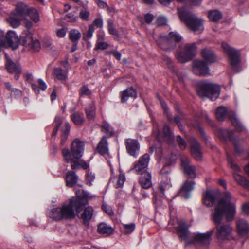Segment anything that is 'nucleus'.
<instances>
[{"label":"nucleus","instance_id":"nucleus-1","mask_svg":"<svg viewBox=\"0 0 249 249\" xmlns=\"http://www.w3.org/2000/svg\"><path fill=\"white\" fill-rule=\"evenodd\" d=\"M236 213L235 203H231L230 200L219 203L213 213V218L217 224L215 235L219 241L228 240L232 237L233 228L229 224L221 223L224 215L226 220H233Z\"/></svg>","mask_w":249,"mask_h":249},{"label":"nucleus","instance_id":"nucleus-2","mask_svg":"<svg viewBox=\"0 0 249 249\" xmlns=\"http://www.w3.org/2000/svg\"><path fill=\"white\" fill-rule=\"evenodd\" d=\"M79 191H76L77 197H72L63 203L58 207L52 209L48 212V216L56 221L71 220L75 217V211L80 213L87 203L84 197L87 196H81Z\"/></svg>","mask_w":249,"mask_h":249},{"label":"nucleus","instance_id":"nucleus-3","mask_svg":"<svg viewBox=\"0 0 249 249\" xmlns=\"http://www.w3.org/2000/svg\"><path fill=\"white\" fill-rule=\"evenodd\" d=\"M169 224L176 228L180 239L186 244L196 243L203 246L208 245L210 243L212 236L214 232V230L213 229L206 233L195 232L190 235L186 223L176 217L171 219Z\"/></svg>","mask_w":249,"mask_h":249},{"label":"nucleus","instance_id":"nucleus-4","mask_svg":"<svg viewBox=\"0 0 249 249\" xmlns=\"http://www.w3.org/2000/svg\"><path fill=\"white\" fill-rule=\"evenodd\" d=\"M179 18L195 34H200L204 30L203 21L187 10L185 7L178 9Z\"/></svg>","mask_w":249,"mask_h":249},{"label":"nucleus","instance_id":"nucleus-5","mask_svg":"<svg viewBox=\"0 0 249 249\" xmlns=\"http://www.w3.org/2000/svg\"><path fill=\"white\" fill-rule=\"evenodd\" d=\"M220 92V87L217 84L203 81L198 85L197 93L202 98L207 97L213 101L219 97Z\"/></svg>","mask_w":249,"mask_h":249},{"label":"nucleus","instance_id":"nucleus-6","mask_svg":"<svg viewBox=\"0 0 249 249\" xmlns=\"http://www.w3.org/2000/svg\"><path fill=\"white\" fill-rule=\"evenodd\" d=\"M181 36L177 32H170L168 36L160 35L156 41L162 50L171 51L176 47V43L181 40Z\"/></svg>","mask_w":249,"mask_h":249},{"label":"nucleus","instance_id":"nucleus-7","mask_svg":"<svg viewBox=\"0 0 249 249\" xmlns=\"http://www.w3.org/2000/svg\"><path fill=\"white\" fill-rule=\"evenodd\" d=\"M215 115L217 120L220 121H222L227 117H229L232 124L238 131H242L245 129L234 112L231 110H228L226 107H219L216 110Z\"/></svg>","mask_w":249,"mask_h":249},{"label":"nucleus","instance_id":"nucleus-8","mask_svg":"<svg viewBox=\"0 0 249 249\" xmlns=\"http://www.w3.org/2000/svg\"><path fill=\"white\" fill-rule=\"evenodd\" d=\"M222 48L228 56L230 65L232 69L236 72L240 71L242 68L240 66L241 60L239 52L225 42L222 43Z\"/></svg>","mask_w":249,"mask_h":249},{"label":"nucleus","instance_id":"nucleus-9","mask_svg":"<svg viewBox=\"0 0 249 249\" xmlns=\"http://www.w3.org/2000/svg\"><path fill=\"white\" fill-rule=\"evenodd\" d=\"M228 200H230L231 203H234L235 200V198L232 197L231 194L229 191L224 192V197L222 199L217 200L214 195V193L212 191H208L204 194L203 203L208 207H212L214 204H216L215 207V208H216L219 203H223V202Z\"/></svg>","mask_w":249,"mask_h":249},{"label":"nucleus","instance_id":"nucleus-10","mask_svg":"<svg viewBox=\"0 0 249 249\" xmlns=\"http://www.w3.org/2000/svg\"><path fill=\"white\" fill-rule=\"evenodd\" d=\"M196 52L197 47L196 43H188L185 45L182 50L178 51L176 57L179 62L186 63L196 55Z\"/></svg>","mask_w":249,"mask_h":249},{"label":"nucleus","instance_id":"nucleus-11","mask_svg":"<svg viewBox=\"0 0 249 249\" xmlns=\"http://www.w3.org/2000/svg\"><path fill=\"white\" fill-rule=\"evenodd\" d=\"M155 129H157L156 138L159 142L165 141L168 143L172 142L174 139V135L170 130L169 126L165 124L162 131H160L158 124L154 125Z\"/></svg>","mask_w":249,"mask_h":249},{"label":"nucleus","instance_id":"nucleus-12","mask_svg":"<svg viewBox=\"0 0 249 249\" xmlns=\"http://www.w3.org/2000/svg\"><path fill=\"white\" fill-rule=\"evenodd\" d=\"M209 64L202 60H194L192 64L193 72L199 76H206L210 74Z\"/></svg>","mask_w":249,"mask_h":249},{"label":"nucleus","instance_id":"nucleus-13","mask_svg":"<svg viewBox=\"0 0 249 249\" xmlns=\"http://www.w3.org/2000/svg\"><path fill=\"white\" fill-rule=\"evenodd\" d=\"M84 142L78 139H75L71 143L70 153L71 157L75 159H79L84 150Z\"/></svg>","mask_w":249,"mask_h":249},{"label":"nucleus","instance_id":"nucleus-14","mask_svg":"<svg viewBox=\"0 0 249 249\" xmlns=\"http://www.w3.org/2000/svg\"><path fill=\"white\" fill-rule=\"evenodd\" d=\"M189 142L190 144L192 155L196 160H201L202 158V155L200 144L194 137H191L189 140Z\"/></svg>","mask_w":249,"mask_h":249},{"label":"nucleus","instance_id":"nucleus-15","mask_svg":"<svg viewBox=\"0 0 249 249\" xmlns=\"http://www.w3.org/2000/svg\"><path fill=\"white\" fill-rule=\"evenodd\" d=\"M126 150L128 154L137 157L140 151V144L137 140L127 139L125 140Z\"/></svg>","mask_w":249,"mask_h":249},{"label":"nucleus","instance_id":"nucleus-16","mask_svg":"<svg viewBox=\"0 0 249 249\" xmlns=\"http://www.w3.org/2000/svg\"><path fill=\"white\" fill-rule=\"evenodd\" d=\"M233 134L234 133L231 130L225 129H220L218 132V134H217L218 136L221 138H223L225 140L229 139L230 141H233L236 152L237 153H240L241 150H240L239 145L233 140Z\"/></svg>","mask_w":249,"mask_h":249},{"label":"nucleus","instance_id":"nucleus-17","mask_svg":"<svg viewBox=\"0 0 249 249\" xmlns=\"http://www.w3.org/2000/svg\"><path fill=\"white\" fill-rule=\"evenodd\" d=\"M6 58V68L8 71L12 73H14V77L18 79L21 72V68L18 64L14 63L8 56L7 54H5Z\"/></svg>","mask_w":249,"mask_h":249},{"label":"nucleus","instance_id":"nucleus-18","mask_svg":"<svg viewBox=\"0 0 249 249\" xmlns=\"http://www.w3.org/2000/svg\"><path fill=\"white\" fill-rule=\"evenodd\" d=\"M181 167L185 173L191 178H195L196 176L195 167L189 164V160L186 157H183L181 159Z\"/></svg>","mask_w":249,"mask_h":249},{"label":"nucleus","instance_id":"nucleus-19","mask_svg":"<svg viewBox=\"0 0 249 249\" xmlns=\"http://www.w3.org/2000/svg\"><path fill=\"white\" fill-rule=\"evenodd\" d=\"M195 182L188 180L184 183L179 192V196L185 199L190 197V192L194 189Z\"/></svg>","mask_w":249,"mask_h":249},{"label":"nucleus","instance_id":"nucleus-20","mask_svg":"<svg viewBox=\"0 0 249 249\" xmlns=\"http://www.w3.org/2000/svg\"><path fill=\"white\" fill-rule=\"evenodd\" d=\"M201 55L204 62L210 64L216 61L217 57L214 53L210 49L204 48L201 50Z\"/></svg>","mask_w":249,"mask_h":249},{"label":"nucleus","instance_id":"nucleus-21","mask_svg":"<svg viewBox=\"0 0 249 249\" xmlns=\"http://www.w3.org/2000/svg\"><path fill=\"white\" fill-rule=\"evenodd\" d=\"M30 8L24 3L19 2L16 5L13 12L22 18H24L27 16Z\"/></svg>","mask_w":249,"mask_h":249},{"label":"nucleus","instance_id":"nucleus-22","mask_svg":"<svg viewBox=\"0 0 249 249\" xmlns=\"http://www.w3.org/2000/svg\"><path fill=\"white\" fill-rule=\"evenodd\" d=\"M62 154L65 160L67 162H71V167L72 169H76L80 168V165L79 162L76 160L77 159L71 157V155L68 149H63L62 150Z\"/></svg>","mask_w":249,"mask_h":249},{"label":"nucleus","instance_id":"nucleus-23","mask_svg":"<svg viewBox=\"0 0 249 249\" xmlns=\"http://www.w3.org/2000/svg\"><path fill=\"white\" fill-rule=\"evenodd\" d=\"M22 19V18L12 12L7 18L6 21L11 27L16 28L18 27L21 24V20Z\"/></svg>","mask_w":249,"mask_h":249},{"label":"nucleus","instance_id":"nucleus-24","mask_svg":"<svg viewBox=\"0 0 249 249\" xmlns=\"http://www.w3.org/2000/svg\"><path fill=\"white\" fill-rule=\"evenodd\" d=\"M237 227L239 234L242 236L246 235L249 231V224L245 219H239L237 222Z\"/></svg>","mask_w":249,"mask_h":249},{"label":"nucleus","instance_id":"nucleus-25","mask_svg":"<svg viewBox=\"0 0 249 249\" xmlns=\"http://www.w3.org/2000/svg\"><path fill=\"white\" fill-rule=\"evenodd\" d=\"M93 214V209L90 206H88L81 215V218L82 219L85 225H88Z\"/></svg>","mask_w":249,"mask_h":249},{"label":"nucleus","instance_id":"nucleus-26","mask_svg":"<svg viewBox=\"0 0 249 249\" xmlns=\"http://www.w3.org/2000/svg\"><path fill=\"white\" fill-rule=\"evenodd\" d=\"M98 232L104 236H108L112 233L113 228L106 223H101L98 226Z\"/></svg>","mask_w":249,"mask_h":249},{"label":"nucleus","instance_id":"nucleus-27","mask_svg":"<svg viewBox=\"0 0 249 249\" xmlns=\"http://www.w3.org/2000/svg\"><path fill=\"white\" fill-rule=\"evenodd\" d=\"M78 177L74 172L68 171L66 176V185L69 187H73L77 182Z\"/></svg>","mask_w":249,"mask_h":249},{"label":"nucleus","instance_id":"nucleus-28","mask_svg":"<svg viewBox=\"0 0 249 249\" xmlns=\"http://www.w3.org/2000/svg\"><path fill=\"white\" fill-rule=\"evenodd\" d=\"M97 150L101 155H105L108 153V143L106 136H103L99 142L97 146Z\"/></svg>","mask_w":249,"mask_h":249},{"label":"nucleus","instance_id":"nucleus-29","mask_svg":"<svg viewBox=\"0 0 249 249\" xmlns=\"http://www.w3.org/2000/svg\"><path fill=\"white\" fill-rule=\"evenodd\" d=\"M140 182L143 188H149L152 186L151 175L149 172H146L140 178Z\"/></svg>","mask_w":249,"mask_h":249},{"label":"nucleus","instance_id":"nucleus-30","mask_svg":"<svg viewBox=\"0 0 249 249\" xmlns=\"http://www.w3.org/2000/svg\"><path fill=\"white\" fill-rule=\"evenodd\" d=\"M136 91L132 87H130L122 92L121 100L122 102H125L128 100L129 97L136 98Z\"/></svg>","mask_w":249,"mask_h":249},{"label":"nucleus","instance_id":"nucleus-31","mask_svg":"<svg viewBox=\"0 0 249 249\" xmlns=\"http://www.w3.org/2000/svg\"><path fill=\"white\" fill-rule=\"evenodd\" d=\"M126 179L125 176L124 174L120 173L119 176L116 178L111 177L110 181H112L114 184L115 188H122L123 186L124 182Z\"/></svg>","mask_w":249,"mask_h":249},{"label":"nucleus","instance_id":"nucleus-32","mask_svg":"<svg viewBox=\"0 0 249 249\" xmlns=\"http://www.w3.org/2000/svg\"><path fill=\"white\" fill-rule=\"evenodd\" d=\"M33 39V35L30 31H26L21 36V41L23 42V45L27 47L30 45Z\"/></svg>","mask_w":249,"mask_h":249},{"label":"nucleus","instance_id":"nucleus-33","mask_svg":"<svg viewBox=\"0 0 249 249\" xmlns=\"http://www.w3.org/2000/svg\"><path fill=\"white\" fill-rule=\"evenodd\" d=\"M70 130V125L68 122H65L64 126L62 128V134L61 143L62 145L65 144V142L67 141L68 136L69 134Z\"/></svg>","mask_w":249,"mask_h":249},{"label":"nucleus","instance_id":"nucleus-34","mask_svg":"<svg viewBox=\"0 0 249 249\" xmlns=\"http://www.w3.org/2000/svg\"><path fill=\"white\" fill-rule=\"evenodd\" d=\"M81 37V33L77 29H71L69 33V39L74 43H77Z\"/></svg>","mask_w":249,"mask_h":249},{"label":"nucleus","instance_id":"nucleus-35","mask_svg":"<svg viewBox=\"0 0 249 249\" xmlns=\"http://www.w3.org/2000/svg\"><path fill=\"white\" fill-rule=\"evenodd\" d=\"M27 15L30 17V19L35 23L40 21V16L38 11L34 8H30Z\"/></svg>","mask_w":249,"mask_h":249},{"label":"nucleus","instance_id":"nucleus-36","mask_svg":"<svg viewBox=\"0 0 249 249\" xmlns=\"http://www.w3.org/2000/svg\"><path fill=\"white\" fill-rule=\"evenodd\" d=\"M53 73L60 80H65L68 77L67 71L63 70L61 68H56L53 70Z\"/></svg>","mask_w":249,"mask_h":249},{"label":"nucleus","instance_id":"nucleus-37","mask_svg":"<svg viewBox=\"0 0 249 249\" xmlns=\"http://www.w3.org/2000/svg\"><path fill=\"white\" fill-rule=\"evenodd\" d=\"M234 179L237 183L243 186V187L249 189V181L244 177L238 173H234L233 174Z\"/></svg>","mask_w":249,"mask_h":249},{"label":"nucleus","instance_id":"nucleus-38","mask_svg":"<svg viewBox=\"0 0 249 249\" xmlns=\"http://www.w3.org/2000/svg\"><path fill=\"white\" fill-rule=\"evenodd\" d=\"M71 117L73 122L77 125L82 124L85 121L84 116L82 113L75 112L71 114Z\"/></svg>","mask_w":249,"mask_h":249},{"label":"nucleus","instance_id":"nucleus-39","mask_svg":"<svg viewBox=\"0 0 249 249\" xmlns=\"http://www.w3.org/2000/svg\"><path fill=\"white\" fill-rule=\"evenodd\" d=\"M147 169V167L143 166V165L141 164L140 163L135 162L133 164V167L131 169V170H134L135 173L137 174L142 175L146 172Z\"/></svg>","mask_w":249,"mask_h":249},{"label":"nucleus","instance_id":"nucleus-40","mask_svg":"<svg viewBox=\"0 0 249 249\" xmlns=\"http://www.w3.org/2000/svg\"><path fill=\"white\" fill-rule=\"evenodd\" d=\"M39 86L37 87L36 84H32L31 85L32 88L36 94H38L39 92V89L42 91H44L47 89V85L45 82L42 79H39L38 80Z\"/></svg>","mask_w":249,"mask_h":249},{"label":"nucleus","instance_id":"nucleus-41","mask_svg":"<svg viewBox=\"0 0 249 249\" xmlns=\"http://www.w3.org/2000/svg\"><path fill=\"white\" fill-rule=\"evenodd\" d=\"M208 17L211 21H217L221 19L222 14L218 10H212L209 12Z\"/></svg>","mask_w":249,"mask_h":249},{"label":"nucleus","instance_id":"nucleus-42","mask_svg":"<svg viewBox=\"0 0 249 249\" xmlns=\"http://www.w3.org/2000/svg\"><path fill=\"white\" fill-rule=\"evenodd\" d=\"M95 106L92 103L85 108V112L87 118L89 120L93 119L95 116Z\"/></svg>","mask_w":249,"mask_h":249},{"label":"nucleus","instance_id":"nucleus-43","mask_svg":"<svg viewBox=\"0 0 249 249\" xmlns=\"http://www.w3.org/2000/svg\"><path fill=\"white\" fill-rule=\"evenodd\" d=\"M102 130L109 137H111L114 133L113 129L106 121H104L102 125Z\"/></svg>","mask_w":249,"mask_h":249},{"label":"nucleus","instance_id":"nucleus-44","mask_svg":"<svg viewBox=\"0 0 249 249\" xmlns=\"http://www.w3.org/2000/svg\"><path fill=\"white\" fill-rule=\"evenodd\" d=\"M5 86L7 89L11 91V96L15 97H20L22 95L21 91L16 88H12L11 86L9 83H6Z\"/></svg>","mask_w":249,"mask_h":249},{"label":"nucleus","instance_id":"nucleus-45","mask_svg":"<svg viewBox=\"0 0 249 249\" xmlns=\"http://www.w3.org/2000/svg\"><path fill=\"white\" fill-rule=\"evenodd\" d=\"M135 228V225L134 223L128 224H123L121 229L122 231L126 234H129L132 233Z\"/></svg>","mask_w":249,"mask_h":249},{"label":"nucleus","instance_id":"nucleus-46","mask_svg":"<svg viewBox=\"0 0 249 249\" xmlns=\"http://www.w3.org/2000/svg\"><path fill=\"white\" fill-rule=\"evenodd\" d=\"M188 125L190 127L191 129H195L197 130L202 136L206 140L205 136V133L203 129L200 126L199 123L197 121H196L194 124H188Z\"/></svg>","mask_w":249,"mask_h":249},{"label":"nucleus","instance_id":"nucleus-47","mask_svg":"<svg viewBox=\"0 0 249 249\" xmlns=\"http://www.w3.org/2000/svg\"><path fill=\"white\" fill-rule=\"evenodd\" d=\"M150 159V158L149 155L146 153L140 157L137 162L142 164L143 166L148 167Z\"/></svg>","mask_w":249,"mask_h":249},{"label":"nucleus","instance_id":"nucleus-48","mask_svg":"<svg viewBox=\"0 0 249 249\" xmlns=\"http://www.w3.org/2000/svg\"><path fill=\"white\" fill-rule=\"evenodd\" d=\"M90 13L87 7L82 8L79 15V17L82 20L87 21L89 19Z\"/></svg>","mask_w":249,"mask_h":249},{"label":"nucleus","instance_id":"nucleus-49","mask_svg":"<svg viewBox=\"0 0 249 249\" xmlns=\"http://www.w3.org/2000/svg\"><path fill=\"white\" fill-rule=\"evenodd\" d=\"M184 119V116L182 112H179L178 115H176L174 117V121L177 124L179 128L181 131H183V126L180 124V121Z\"/></svg>","mask_w":249,"mask_h":249},{"label":"nucleus","instance_id":"nucleus-50","mask_svg":"<svg viewBox=\"0 0 249 249\" xmlns=\"http://www.w3.org/2000/svg\"><path fill=\"white\" fill-rule=\"evenodd\" d=\"M91 93L90 90L87 86L84 85L80 89L79 95L80 96H89Z\"/></svg>","mask_w":249,"mask_h":249},{"label":"nucleus","instance_id":"nucleus-51","mask_svg":"<svg viewBox=\"0 0 249 249\" xmlns=\"http://www.w3.org/2000/svg\"><path fill=\"white\" fill-rule=\"evenodd\" d=\"M227 159L228 163L230 164V166L232 169L237 172H239L241 170L239 166L234 162L231 156L227 155Z\"/></svg>","mask_w":249,"mask_h":249},{"label":"nucleus","instance_id":"nucleus-52","mask_svg":"<svg viewBox=\"0 0 249 249\" xmlns=\"http://www.w3.org/2000/svg\"><path fill=\"white\" fill-rule=\"evenodd\" d=\"M177 142L180 149L184 150L187 147L186 142L179 135L177 136L176 138Z\"/></svg>","mask_w":249,"mask_h":249},{"label":"nucleus","instance_id":"nucleus-53","mask_svg":"<svg viewBox=\"0 0 249 249\" xmlns=\"http://www.w3.org/2000/svg\"><path fill=\"white\" fill-rule=\"evenodd\" d=\"M102 209L109 215H113L114 214L112 208L111 206L107 204V203H103L102 205Z\"/></svg>","mask_w":249,"mask_h":249},{"label":"nucleus","instance_id":"nucleus-54","mask_svg":"<svg viewBox=\"0 0 249 249\" xmlns=\"http://www.w3.org/2000/svg\"><path fill=\"white\" fill-rule=\"evenodd\" d=\"M95 178L94 174L89 172L86 176L87 184L89 185H92V183L94 180Z\"/></svg>","mask_w":249,"mask_h":249},{"label":"nucleus","instance_id":"nucleus-55","mask_svg":"<svg viewBox=\"0 0 249 249\" xmlns=\"http://www.w3.org/2000/svg\"><path fill=\"white\" fill-rule=\"evenodd\" d=\"M94 32V27L93 25H90L89 27V29L84 36V37L86 39H89L92 37L93 33Z\"/></svg>","mask_w":249,"mask_h":249},{"label":"nucleus","instance_id":"nucleus-56","mask_svg":"<svg viewBox=\"0 0 249 249\" xmlns=\"http://www.w3.org/2000/svg\"><path fill=\"white\" fill-rule=\"evenodd\" d=\"M167 18L163 16L158 17L156 20V23L158 26L165 25L167 23Z\"/></svg>","mask_w":249,"mask_h":249},{"label":"nucleus","instance_id":"nucleus-57","mask_svg":"<svg viewBox=\"0 0 249 249\" xmlns=\"http://www.w3.org/2000/svg\"><path fill=\"white\" fill-rule=\"evenodd\" d=\"M55 122L56 124V126L52 133V136H55L57 133L58 128L61 125V119L59 116H57L55 117Z\"/></svg>","mask_w":249,"mask_h":249},{"label":"nucleus","instance_id":"nucleus-58","mask_svg":"<svg viewBox=\"0 0 249 249\" xmlns=\"http://www.w3.org/2000/svg\"><path fill=\"white\" fill-rule=\"evenodd\" d=\"M28 46L32 47L36 51H38L40 48V42L38 40L33 39V42H32L30 45Z\"/></svg>","mask_w":249,"mask_h":249},{"label":"nucleus","instance_id":"nucleus-59","mask_svg":"<svg viewBox=\"0 0 249 249\" xmlns=\"http://www.w3.org/2000/svg\"><path fill=\"white\" fill-rule=\"evenodd\" d=\"M160 101L162 108L164 110L165 112L166 113L168 119L171 121L172 120L171 115L169 114V112H168V107L166 104L164 103L163 101L161 100L160 99Z\"/></svg>","mask_w":249,"mask_h":249},{"label":"nucleus","instance_id":"nucleus-60","mask_svg":"<svg viewBox=\"0 0 249 249\" xmlns=\"http://www.w3.org/2000/svg\"><path fill=\"white\" fill-rule=\"evenodd\" d=\"M108 46V44L105 42L97 41L95 49L105 50L107 48Z\"/></svg>","mask_w":249,"mask_h":249},{"label":"nucleus","instance_id":"nucleus-61","mask_svg":"<svg viewBox=\"0 0 249 249\" xmlns=\"http://www.w3.org/2000/svg\"><path fill=\"white\" fill-rule=\"evenodd\" d=\"M108 23V32L111 35H115V30L113 26V22L111 21V20H108L107 21Z\"/></svg>","mask_w":249,"mask_h":249},{"label":"nucleus","instance_id":"nucleus-62","mask_svg":"<svg viewBox=\"0 0 249 249\" xmlns=\"http://www.w3.org/2000/svg\"><path fill=\"white\" fill-rule=\"evenodd\" d=\"M180 2H189L193 6H198L199 5L201 2L202 0H178Z\"/></svg>","mask_w":249,"mask_h":249},{"label":"nucleus","instance_id":"nucleus-63","mask_svg":"<svg viewBox=\"0 0 249 249\" xmlns=\"http://www.w3.org/2000/svg\"><path fill=\"white\" fill-rule=\"evenodd\" d=\"M93 27L96 26L97 28H102L103 25V22L102 19L96 18L94 20Z\"/></svg>","mask_w":249,"mask_h":249},{"label":"nucleus","instance_id":"nucleus-64","mask_svg":"<svg viewBox=\"0 0 249 249\" xmlns=\"http://www.w3.org/2000/svg\"><path fill=\"white\" fill-rule=\"evenodd\" d=\"M66 31L64 28L59 29L57 30L56 35L58 37L62 38L66 36Z\"/></svg>","mask_w":249,"mask_h":249}]
</instances>
